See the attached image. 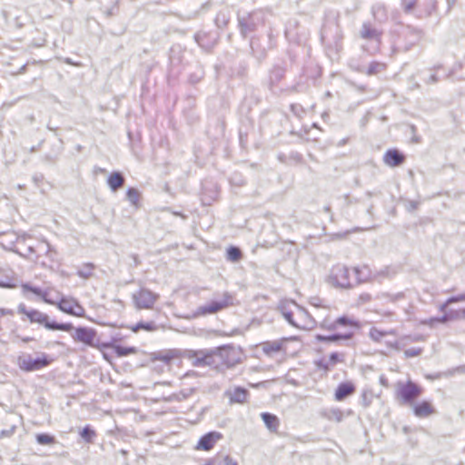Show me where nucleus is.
Listing matches in <instances>:
<instances>
[{"label":"nucleus","mask_w":465,"mask_h":465,"mask_svg":"<svg viewBox=\"0 0 465 465\" xmlns=\"http://www.w3.org/2000/svg\"><path fill=\"white\" fill-rule=\"evenodd\" d=\"M360 272L361 270L358 267L351 269L345 265L337 264L332 267L328 282L333 287L348 289L361 282Z\"/></svg>","instance_id":"obj_1"},{"label":"nucleus","mask_w":465,"mask_h":465,"mask_svg":"<svg viewBox=\"0 0 465 465\" xmlns=\"http://www.w3.org/2000/svg\"><path fill=\"white\" fill-rule=\"evenodd\" d=\"M18 312L25 315L31 323H37L50 331H71L74 326L70 322L59 323L51 322L49 316L35 309H27L25 304L18 306Z\"/></svg>","instance_id":"obj_2"},{"label":"nucleus","mask_w":465,"mask_h":465,"mask_svg":"<svg viewBox=\"0 0 465 465\" xmlns=\"http://www.w3.org/2000/svg\"><path fill=\"white\" fill-rule=\"evenodd\" d=\"M422 391V388L412 381H399L395 388V397L402 403L412 404L420 397Z\"/></svg>","instance_id":"obj_3"},{"label":"nucleus","mask_w":465,"mask_h":465,"mask_svg":"<svg viewBox=\"0 0 465 465\" xmlns=\"http://www.w3.org/2000/svg\"><path fill=\"white\" fill-rule=\"evenodd\" d=\"M281 312L284 319L294 327L298 329H306L308 327L306 318L309 316L307 312L296 303L291 302L282 305Z\"/></svg>","instance_id":"obj_4"},{"label":"nucleus","mask_w":465,"mask_h":465,"mask_svg":"<svg viewBox=\"0 0 465 465\" xmlns=\"http://www.w3.org/2000/svg\"><path fill=\"white\" fill-rule=\"evenodd\" d=\"M53 361L54 359L46 353H41L36 358L22 355L17 359V365L24 371H35L49 366Z\"/></svg>","instance_id":"obj_5"},{"label":"nucleus","mask_w":465,"mask_h":465,"mask_svg":"<svg viewBox=\"0 0 465 465\" xmlns=\"http://www.w3.org/2000/svg\"><path fill=\"white\" fill-rule=\"evenodd\" d=\"M138 351L136 347L134 346H122L114 342H104L101 350L103 358L113 364L114 357L121 358L133 354H136Z\"/></svg>","instance_id":"obj_6"},{"label":"nucleus","mask_w":465,"mask_h":465,"mask_svg":"<svg viewBox=\"0 0 465 465\" xmlns=\"http://www.w3.org/2000/svg\"><path fill=\"white\" fill-rule=\"evenodd\" d=\"M73 339L75 342L83 343L86 346L94 348L101 352L103 343L97 335V331L93 328L77 327L74 329Z\"/></svg>","instance_id":"obj_7"},{"label":"nucleus","mask_w":465,"mask_h":465,"mask_svg":"<svg viewBox=\"0 0 465 465\" xmlns=\"http://www.w3.org/2000/svg\"><path fill=\"white\" fill-rule=\"evenodd\" d=\"M132 300L138 310H153L159 300V294L149 289L141 288L133 293Z\"/></svg>","instance_id":"obj_8"},{"label":"nucleus","mask_w":465,"mask_h":465,"mask_svg":"<svg viewBox=\"0 0 465 465\" xmlns=\"http://www.w3.org/2000/svg\"><path fill=\"white\" fill-rule=\"evenodd\" d=\"M234 298L229 292H223L222 296L211 302L209 304L199 308V313L202 315L216 313L234 304Z\"/></svg>","instance_id":"obj_9"},{"label":"nucleus","mask_w":465,"mask_h":465,"mask_svg":"<svg viewBox=\"0 0 465 465\" xmlns=\"http://www.w3.org/2000/svg\"><path fill=\"white\" fill-rule=\"evenodd\" d=\"M389 336L397 337L398 332L396 330H382L377 326H373L369 331L370 339L376 343H385L387 348L392 350L399 349V343L395 341H389L387 338Z\"/></svg>","instance_id":"obj_10"},{"label":"nucleus","mask_w":465,"mask_h":465,"mask_svg":"<svg viewBox=\"0 0 465 465\" xmlns=\"http://www.w3.org/2000/svg\"><path fill=\"white\" fill-rule=\"evenodd\" d=\"M289 339H280L275 341H266L256 345V349L262 354L272 357L279 353L287 352V343Z\"/></svg>","instance_id":"obj_11"},{"label":"nucleus","mask_w":465,"mask_h":465,"mask_svg":"<svg viewBox=\"0 0 465 465\" xmlns=\"http://www.w3.org/2000/svg\"><path fill=\"white\" fill-rule=\"evenodd\" d=\"M61 312L74 317H84L85 314L84 308L74 298H62L54 304Z\"/></svg>","instance_id":"obj_12"},{"label":"nucleus","mask_w":465,"mask_h":465,"mask_svg":"<svg viewBox=\"0 0 465 465\" xmlns=\"http://www.w3.org/2000/svg\"><path fill=\"white\" fill-rule=\"evenodd\" d=\"M356 392V385L352 381L339 383L333 391V399L341 402L351 398Z\"/></svg>","instance_id":"obj_13"},{"label":"nucleus","mask_w":465,"mask_h":465,"mask_svg":"<svg viewBox=\"0 0 465 465\" xmlns=\"http://www.w3.org/2000/svg\"><path fill=\"white\" fill-rule=\"evenodd\" d=\"M225 397L230 404L243 405L249 403V391L242 387H233L225 391Z\"/></svg>","instance_id":"obj_14"},{"label":"nucleus","mask_w":465,"mask_h":465,"mask_svg":"<svg viewBox=\"0 0 465 465\" xmlns=\"http://www.w3.org/2000/svg\"><path fill=\"white\" fill-rule=\"evenodd\" d=\"M219 355L227 367H233L241 361L239 352L232 347L221 348Z\"/></svg>","instance_id":"obj_15"},{"label":"nucleus","mask_w":465,"mask_h":465,"mask_svg":"<svg viewBox=\"0 0 465 465\" xmlns=\"http://www.w3.org/2000/svg\"><path fill=\"white\" fill-rule=\"evenodd\" d=\"M222 439V434L217 431H211L202 436L197 443L196 449L203 450H210L214 444Z\"/></svg>","instance_id":"obj_16"},{"label":"nucleus","mask_w":465,"mask_h":465,"mask_svg":"<svg viewBox=\"0 0 465 465\" xmlns=\"http://www.w3.org/2000/svg\"><path fill=\"white\" fill-rule=\"evenodd\" d=\"M405 156L397 149H390L383 155V162L390 167H396L403 163Z\"/></svg>","instance_id":"obj_17"},{"label":"nucleus","mask_w":465,"mask_h":465,"mask_svg":"<svg viewBox=\"0 0 465 465\" xmlns=\"http://www.w3.org/2000/svg\"><path fill=\"white\" fill-rule=\"evenodd\" d=\"M6 420L11 422L10 428L7 430H3L0 433V437H10L13 435L17 427V424L22 420V416L14 411H10L6 412Z\"/></svg>","instance_id":"obj_18"},{"label":"nucleus","mask_w":465,"mask_h":465,"mask_svg":"<svg viewBox=\"0 0 465 465\" xmlns=\"http://www.w3.org/2000/svg\"><path fill=\"white\" fill-rule=\"evenodd\" d=\"M381 32L377 30L371 24H364L361 31V36L366 40L380 39Z\"/></svg>","instance_id":"obj_19"},{"label":"nucleus","mask_w":465,"mask_h":465,"mask_svg":"<svg viewBox=\"0 0 465 465\" xmlns=\"http://www.w3.org/2000/svg\"><path fill=\"white\" fill-rule=\"evenodd\" d=\"M337 325H341V326H345V327H353V328L360 327L359 322L355 319L348 317V316H341V317H339L333 323L329 325L327 327V329L330 331H332L336 328Z\"/></svg>","instance_id":"obj_20"},{"label":"nucleus","mask_w":465,"mask_h":465,"mask_svg":"<svg viewBox=\"0 0 465 465\" xmlns=\"http://www.w3.org/2000/svg\"><path fill=\"white\" fill-rule=\"evenodd\" d=\"M261 417L268 430L271 431H276L278 430L279 419L276 415L270 412H263L261 414Z\"/></svg>","instance_id":"obj_21"},{"label":"nucleus","mask_w":465,"mask_h":465,"mask_svg":"<svg viewBox=\"0 0 465 465\" xmlns=\"http://www.w3.org/2000/svg\"><path fill=\"white\" fill-rule=\"evenodd\" d=\"M124 183V179L123 175L118 172L112 173L107 179V183L113 191H116L123 187Z\"/></svg>","instance_id":"obj_22"},{"label":"nucleus","mask_w":465,"mask_h":465,"mask_svg":"<svg viewBox=\"0 0 465 465\" xmlns=\"http://www.w3.org/2000/svg\"><path fill=\"white\" fill-rule=\"evenodd\" d=\"M179 357H180V352L178 351L169 350V351H166L163 352H160L157 355L156 359L163 362L169 363L172 361L178 359Z\"/></svg>","instance_id":"obj_23"},{"label":"nucleus","mask_w":465,"mask_h":465,"mask_svg":"<svg viewBox=\"0 0 465 465\" xmlns=\"http://www.w3.org/2000/svg\"><path fill=\"white\" fill-rule=\"evenodd\" d=\"M351 334H332V335H329V336H324V335H316L315 339L318 341H322V342H332V341H339V340H348V339H351Z\"/></svg>","instance_id":"obj_24"},{"label":"nucleus","mask_w":465,"mask_h":465,"mask_svg":"<svg viewBox=\"0 0 465 465\" xmlns=\"http://www.w3.org/2000/svg\"><path fill=\"white\" fill-rule=\"evenodd\" d=\"M386 68H387L386 64L374 61L369 64V66L366 70V74L367 75L378 74L379 73L384 71Z\"/></svg>","instance_id":"obj_25"},{"label":"nucleus","mask_w":465,"mask_h":465,"mask_svg":"<svg viewBox=\"0 0 465 465\" xmlns=\"http://www.w3.org/2000/svg\"><path fill=\"white\" fill-rule=\"evenodd\" d=\"M156 329H157V327L154 324V322H140L137 324L130 327V330L134 332H137L140 330H143L146 331H153Z\"/></svg>","instance_id":"obj_26"},{"label":"nucleus","mask_w":465,"mask_h":465,"mask_svg":"<svg viewBox=\"0 0 465 465\" xmlns=\"http://www.w3.org/2000/svg\"><path fill=\"white\" fill-rule=\"evenodd\" d=\"M322 415L335 421H341L342 418V413L340 409H325Z\"/></svg>","instance_id":"obj_27"},{"label":"nucleus","mask_w":465,"mask_h":465,"mask_svg":"<svg viewBox=\"0 0 465 465\" xmlns=\"http://www.w3.org/2000/svg\"><path fill=\"white\" fill-rule=\"evenodd\" d=\"M450 319H451V317L450 315L445 314L440 318L431 317V318L426 319L422 322V324L427 325L429 327H434L436 324L445 323L448 321H450Z\"/></svg>","instance_id":"obj_28"},{"label":"nucleus","mask_w":465,"mask_h":465,"mask_svg":"<svg viewBox=\"0 0 465 465\" xmlns=\"http://www.w3.org/2000/svg\"><path fill=\"white\" fill-rule=\"evenodd\" d=\"M35 439L40 445H51L55 442V438L47 433H39L35 436Z\"/></svg>","instance_id":"obj_29"},{"label":"nucleus","mask_w":465,"mask_h":465,"mask_svg":"<svg viewBox=\"0 0 465 465\" xmlns=\"http://www.w3.org/2000/svg\"><path fill=\"white\" fill-rule=\"evenodd\" d=\"M24 290H25V292H33V293H35V294H36V295L41 296V297L43 298L44 302H46V303H49V304H54V301H52V300H50V299H48V298H47V294H46V292H42V291H41L40 289H38V288H35V287H31V286L25 285V286H24Z\"/></svg>","instance_id":"obj_30"},{"label":"nucleus","mask_w":465,"mask_h":465,"mask_svg":"<svg viewBox=\"0 0 465 465\" xmlns=\"http://www.w3.org/2000/svg\"><path fill=\"white\" fill-rule=\"evenodd\" d=\"M81 437L86 441V442H92L94 438L95 437V431L90 427L85 426L81 430Z\"/></svg>","instance_id":"obj_31"},{"label":"nucleus","mask_w":465,"mask_h":465,"mask_svg":"<svg viewBox=\"0 0 465 465\" xmlns=\"http://www.w3.org/2000/svg\"><path fill=\"white\" fill-rule=\"evenodd\" d=\"M227 257L232 262H237L242 258V252L237 247H230L227 250Z\"/></svg>","instance_id":"obj_32"},{"label":"nucleus","mask_w":465,"mask_h":465,"mask_svg":"<svg viewBox=\"0 0 465 465\" xmlns=\"http://www.w3.org/2000/svg\"><path fill=\"white\" fill-rule=\"evenodd\" d=\"M328 361L330 362V365L334 367L338 363L343 362L344 361V357H343V354H341V353L331 352L329 355Z\"/></svg>","instance_id":"obj_33"},{"label":"nucleus","mask_w":465,"mask_h":465,"mask_svg":"<svg viewBox=\"0 0 465 465\" xmlns=\"http://www.w3.org/2000/svg\"><path fill=\"white\" fill-rule=\"evenodd\" d=\"M460 302H465V293L449 298L447 302L441 305L440 311L444 312L449 304Z\"/></svg>","instance_id":"obj_34"},{"label":"nucleus","mask_w":465,"mask_h":465,"mask_svg":"<svg viewBox=\"0 0 465 465\" xmlns=\"http://www.w3.org/2000/svg\"><path fill=\"white\" fill-rule=\"evenodd\" d=\"M414 415L418 418H426L435 412V409H413Z\"/></svg>","instance_id":"obj_35"},{"label":"nucleus","mask_w":465,"mask_h":465,"mask_svg":"<svg viewBox=\"0 0 465 465\" xmlns=\"http://www.w3.org/2000/svg\"><path fill=\"white\" fill-rule=\"evenodd\" d=\"M315 365L316 367L320 370V371H322L324 372H327L329 371L331 368H333L332 366L330 365V362L328 360H325V359H322V360H319L315 362Z\"/></svg>","instance_id":"obj_36"},{"label":"nucleus","mask_w":465,"mask_h":465,"mask_svg":"<svg viewBox=\"0 0 465 465\" xmlns=\"http://www.w3.org/2000/svg\"><path fill=\"white\" fill-rule=\"evenodd\" d=\"M421 352L420 349H409L404 351V354L407 358L416 357L420 355Z\"/></svg>","instance_id":"obj_37"},{"label":"nucleus","mask_w":465,"mask_h":465,"mask_svg":"<svg viewBox=\"0 0 465 465\" xmlns=\"http://www.w3.org/2000/svg\"><path fill=\"white\" fill-rule=\"evenodd\" d=\"M222 465H238L237 461L232 459L229 455L223 458Z\"/></svg>","instance_id":"obj_38"},{"label":"nucleus","mask_w":465,"mask_h":465,"mask_svg":"<svg viewBox=\"0 0 465 465\" xmlns=\"http://www.w3.org/2000/svg\"><path fill=\"white\" fill-rule=\"evenodd\" d=\"M128 196H129L130 199L135 201L138 198V193H137V192L134 189H130L128 191Z\"/></svg>","instance_id":"obj_39"},{"label":"nucleus","mask_w":465,"mask_h":465,"mask_svg":"<svg viewBox=\"0 0 465 465\" xmlns=\"http://www.w3.org/2000/svg\"><path fill=\"white\" fill-rule=\"evenodd\" d=\"M415 5H416V2L415 1H411V2H410L408 4H406L405 9L407 11H410V10H411L415 6Z\"/></svg>","instance_id":"obj_40"},{"label":"nucleus","mask_w":465,"mask_h":465,"mask_svg":"<svg viewBox=\"0 0 465 465\" xmlns=\"http://www.w3.org/2000/svg\"><path fill=\"white\" fill-rule=\"evenodd\" d=\"M420 407L426 408V407H428V403L424 402V403H422V405Z\"/></svg>","instance_id":"obj_41"},{"label":"nucleus","mask_w":465,"mask_h":465,"mask_svg":"<svg viewBox=\"0 0 465 465\" xmlns=\"http://www.w3.org/2000/svg\"><path fill=\"white\" fill-rule=\"evenodd\" d=\"M30 338L24 339V341H29Z\"/></svg>","instance_id":"obj_42"}]
</instances>
